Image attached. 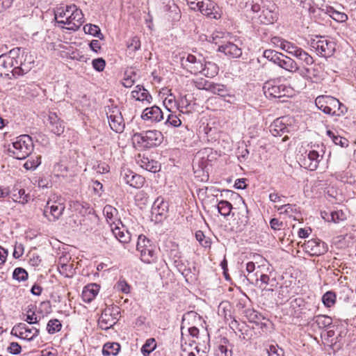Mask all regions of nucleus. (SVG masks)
<instances>
[{"label": "nucleus", "instance_id": "44", "mask_svg": "<svg viewBox=\"0 0 356 356\" xmlns=\"http://www.w3.org/2000/svg\"><path fill=\"white\" fill-rule=\"evenodd\" d=\"M327 135L332 139L335 145H340L343 147L348 145V140L345 138L336 135L333 131L328 130Z\"/></svg>", "mask_w": 356, "mask_h": 356}, {"label": "nucleus", "instance_id": "6", "mask_svg": "<svg viewBox=\"0 0 356 356\" xmlns=\"http://www.w3.org/2000/svg\"><path fill=\"white\" fill-rule=\"evenodd\" d=\"M136 250L140 252V257L145 264H154L157 261L156 246L144 235H140L138 238Z\"/></svg>", "mask_w": 356, "mask_h": 356}, {"label": "nucleus", "instance_id": "20", "mask_svg": "<svg viewBox=\"0 0 356 356\" xmlns=\"http://www.w3.org/2000/svg\"><path fill=\"white\" fill-rule=\"evenodd\" d=\"M218 50L232 58H239L242 55L241 48L231 42L220 45Z\"/></svg>", "mask_w": 356, "mask_h": 356}, {"label": "nucleus", "instance_id": "56", "mask_svg": "<svg viewBox=\"0 0 356 356\" xmlns=\"http://www.w3.org/2000/svg\"><path fill=\"white\" fill-rule=\"evenodd\" d=\"M92 65L96 71L101 72L105 68L106 61L102 58H95L92 60Z\"/></svg>", "mask_w": 356, "mask_h": 356}, {"label": "nucleus", "instance_id": "51", "mask_svg": "<svg viewBox=\"0 0 356 356\" xmlns=\"http://www.w3.org/2000/svg\"><path fill=\"white\" fill-rule=\"evenodd\" d=\"M196 240L204 248L210 247L211 241L209 238L206 237L203 232L198 230L195 233Z\"/></svg>", "mask_w": 356, "mask_h": 356}, {"label": "nucleus", "instance_id": "63", "mask_svg": "<svg viewBox=\"0 0 356 356\" xmlns=\"http://www.w3.org/2000/svg\"><path fill=\"white\" fill-rule=\"evenodd\" d=\"M163 104L168 111H171V109L176 106V101L174 97L170 95L165 99Z\"/></svg>", "mask_w": 356, "mask_h": 356}, {"label": "nucleus", "instance_id": "62", "mask_svg": "<svg viewBox=\"0 0 356 356\" xmlns=\"http://www.w3.org/2000/svg\"><path fill=\"white\" fill-rule=\"evenodd\" d=\"M8 351L13 355H17L22 350L21 346L17 342H11L7 348Z\"/></svg>", "mask_w": 356, "mask_h": 356}, {"label": "nucleus", "instance_id": "5", "mask_svg": "<svg viewBox=\"0 0 356 356\" xmlns=\"http://www.w3.org/2000/svg\"><path fill=\"white\" fill-rule=\"evenodd\" d=\"M309 44L312 50L323 58L331 57L336 50L335 42L326 36L316 35L309 40Z\"/></svg>", "mask_w": 356, "mask_h": 356}, {"label": "nucleus", "instance_id": "19", "mask_svg": "<svg viewBox=\"0 0 356 356\" xmlns=\"http://www.w3.org/2000/svg\"><path fill=\"white\" fill-rule=\"evenodd\" d=\"M288 117L284 116L276 119L270 125V132L274 136H281L284 133L289 132L290 127L287 122Z\"/></svg>", "mask_w": 356, "mask_h": 356}, {"label": "nucleus", "instance_id": "53", "mask_svg": "<svg viewBox=\"0 0 356 356\" xmlns=\"http://www.w3.org/2000/svg\"><path fill=\"white\" fill-rule=\"evenodd\" d=\"M69 9V6L64 7H59L56 9L54 11L55 19L62 18L63 19H66L68 18V16L70 15L71 12H67Z\"/></svg>", "mask_w": 356, "mask_h": 356}, {"label": "nucleus", "instance_id": "1", "mask_svg": "<svg viewBox=\"0 0 356 356\" xmlns=\"http://www.w3.org/2000/svg\"><path fill=\"white\" fill-rule=\"evenodd\" d=\"M33 143L31 136L26 134L21 135L8 145L7 151L9 156L19 160L27 158L33 150Z\"/></svg>", "mask_w": 356, "mask_h": 356}, {"label": "nucleus", "instance_id": "41", "mask_svg": "<svg viewBox=\"0 0 356 356\" xmlns=\"http://www.w3.org/2000/svg\"><path fill=\"white\" fill-rule=\"evenodd\" d=\"M156 347L155 339H148L141 348V353L144 356H148Z\"/></svg>", "mask_w": 356, "mask_h": 356}, {"label": "nucleus", "instance_id": "47", "mask_svg": "<svg viewBox=\"0 0 356 356\" xmlns=\"http://www.w3.org/2000/svg\"><path fill=\"white\" fill-rule=\"evenodd\" d=\"M74 207L78 210L79 213L82 216L91 214L93 212V209L87 203L82 204L79 202H74Z\"/></svg>", "mask_w": 356, "mask_h": 356}, {"label": "nucleus", "instance_id": "10", "mask_svg": "<svg viewBox=\"0 0 356 356\" xmlns=\"http://www.w3.org/2000/svg\"><path fill=\"white\" fill-rule=\"evenodd\" d=\"M40 333V330L35 327H30L24 323H19L13 326L11 334L26 341L33 340Z\"/></svg>", "mask_w": 356, "mask_h": 356}, {"label": "nucleus", "instance_id": "35", "mask_svg": "<svg viewBox=\"0 0 356 356\" xmlns=\"http://www.w3.org/2000/svg\"><path fill=\"white\" fill-rule=\"evenodd\" d=\"M241 207L238 208L239 211L238 215L239 216L238 220H240L241 226L245 227L249 222V216H248V209L246 204L244 202V200H241Z\"/></svg>", "mask_w": 356, "mask_h": 356}, {"label": "nucleus", "instance_id": "30", "mask_svg": "<svg viewBox=\"0 0 356 356\" xmlns=\"http://www.w3.org/2000/svg\"><path fill=\"white\" fill-rule=\"evenodd\" d=\"M165 6L163 7L164 11L170 13V17L173 20H177L180 18V10L173 0H165Z\"/></svg>", "mask_w": 356, "mask_h": 356}, {"label": "nucleus", "instance_id": "12", "mask_svg": "<svg viewBox=\"0 0 356 356\" xmlns=\"http://www.w3.org/2000/svg\"><path fill=\"white\" fill-rule=\"evenodd\" d=\"M304 250L312 256H319L327 251V245L318 238H313L304 243Z\"/></svg>", "mask_w": 356, "mask_h": 356}, {"label": "nucleus", "instance_id": "55", "mask_svg": "<svg viewBox=\"0 0 356 356\" xmlns=\"http://www.w3.org/2000/svg\"><path fill=\"white\" fill-rule=\"evenodd\" d=\"M299 74L307 80L313 81V76H312V72H316V69L315 67L308 68V67H302L299 68L298 70Z\"/></svg>", "mask_w": 356, "mask_h": 356}, {"label": "nucleus", "instance_id": "26", "mask_svg": "<svg viewBox=\"0 0 356 356\" xmlns=\"http://www.w3.org/2000/svg\"><path fill=\"white\" fill-rule=\"evenodd\" d=\"M131 97L139 102H146L150 103L152 97L149 92L140 85H138L135 87V89L131 92Z\"/></svg>", "mask_w": 356, "mask_h": 356}, {"label": "nucleus", "instance_id": "49", "mask_svg": "<svg viewBox=\"0 0 356 356\" xmlns=\"http://www.w3.org/2000/svg\"><path fill=\"white\" fill-rule=\"evenodd\" d=\"M61 326L62 325L58 319H51L47 323V330L49 334H54L58 332Z\"/></svg>", "mask_w": 356, "mask_h": 356}, {"label": "nucleus", "instance_id": "33", "mask_svg": "<svg viewBox=\"0 0 356 356\" xmlns=\"http://www.w3.org/2000/svg\"><path fill=\"white\" fill-rule=\"evenodd\" d=\"M278 65L291 72H295L298 70L297 63L293 59L286 56L282 58Z\"/></svg>", "mask_w": 356, "mask_h": 356}, {"label": "nucleus", "instance_id": "37", "mask_svg": "<svg viewBox=\"0 0 356 356\" xmlns=\"http://www.w3.org/2000/svg\"><path fill=\"white\" fill-rule=\"evenodd\" d=\"M264 57L278 65L284 55L272 49H266L264 51Z\"/></svg>", "mask_w": 356, "mask_h": 356}, {"label": "nucleus", "instance_id": "58", "mask_svg": "<svg viewBox=\"0 0 356 356\" xmlns=\"http://www.w3.org/2000/svg\"><path fill=\"white\" fill-rule=\"evenodd\" d=\"M268 356H284V350L277 345H270L267 350Z\"/></svg>", "mask_w": 356, "mask_h": 356}, {"label": "nucleus", "instance_id": "61", "mask_svg": "<svg viewBox=\"0 0 356 356\" xmlns=\"http://www.w3.org/2000/svg\"><path fill=\"white\" fill-rule=\"evenodd\" d=\"M248 2L251 4V10L253 13H258L262 9V6L264 5L263 0H248Z\"/></svg>", "mask_w": 356, "mask_h": 356}, {"label": "nucleus", "instance_id": "9", "mask_svg": "<svg viewBox=\"0 0 356 356\" xmlns=\"http://www.w3.org/2000/svg\"><path fill=\"white\" fill-rule=\"evenodd\" d=\"M111 129L116 133H122L125 127L122 113L117 106H108L106 110Z\"/></svg>", "mask_w": 356, "mask_h": 356}, {"label": "nucleus", "instance_id": "32", "mask_svg": "<svg viewBox=\"0 0 356 356\" xmlns=\"http://www.w3.org/2000/svg\"><path fill=\"white\" fill-rule=\"evenodd\" d=\"M218 66L213 62L205 61L203 63V70L201 72L207 77H214L218 73Z\"/></svg>", "mask_w": 356, "mask_h": 356}, {"label": "nucleus", "instance_id": "23", "mask_svg": "<svg viewBox=\"0 0 356 356\" xmlns=\"http://www.w3.org/2000/svg\"><path fill=\"white\" fill-rule=\"evenodd\" d=\"M143 120H151L152 122H159L163 118V112L156 106L146 108L141 115Z\"/></svg>", "mask_w": 356, "mask_h": 356}, {"label": "nucleus", "instance_id": "57", "mask_svg": "<svg viewBox=\"0 0 356 356\" xmlns=\"http://www.w3.org/2000/svg\"><path fill=\"white\" fill-rule=\"evenodd\" d=\"M165 124L173 127H178L181 124V121L176 115L170 113L168 115Z\"/></svg>", "mask_w": 356, "mask_h": 356}, {"label": "nucleus", "instance_id": "28", "mask_svg": "<svg viewBox=\"0 0 356 356\" xmlns=\"http://www.w3.org/2000/svg\"><path fill=\"white\" fill-rule=\"evenodd\" d=\"M168 211V203L161 197L156 198L152 207V213L156 216H163L167 213Z\"/></svg>", "mask_w": 356, "mask_h": 356}, {"label": "nucleus", "instance_id": "21", "mask_svg": "<svg viewBox=\"0 0 356 356\" xmlns=\"http://www.w3.org/2000/svg\"><path fill=\"white\" fill-rule=\"evenodd\" d=\"M257 276V282H260L259 287L266 289L268 286L270 288L267 289L268 291H273L277 285V282L275 277H273L271 274L260 273L259 275V271L257 270L255 273Z\"/></svg>", "mask_w": 356, "mask_h": 356}, {"label": "nucleus", "instance_id": "36", "mask_svg": "<svg viewBox=\"0 0 356 356\" xmlns=\"http://www.w3.org/2000/svg\"><path fill=\"white\" fill-rule=\"evenodd\" d=\"M120 350V345L118 343H106L104 345L102 354L104 355H116Z\"/></svg>", "mask_w": 356, "mask_h": 356}, {"label": "nucleus", "instance_id": "18", "mask_svg": "<svg viewBox=\"0 0 356 356\" xmlns=\"http://www.w3.org/2000/svg\"><path fill=\"white\" fill-rule=\"evenodd\" d=\"M122 175L125 183L133 188H140L145 182V179L143 177L129 170H124Z\"/></svg>", "mask_w": 356, "mask_h": 356}, {"label": "nucleus", "instance_id": "13", "mask_svg": "<svg viewBox=\"0 0 356 356\" xmlns=\"http://www.w3.org/2000/svg\"><path fill=\"white\" fill-rule=\"evenodd\" d=\"M181 65L184 69L193 74L201 73L203 70V63L200 59H197L195 56L188 54L187 56L182 57Z\"/></svg>", "mask_w": 356, "mask_h": 356}, {"label": "nucleus", "instance_id": "43", "mask_svg": "<svg viewBox=\"0 0 356 356\" xmlns=\"http://www.w3.org/2000/svg\"><path fill=\"white\" fill-rule=\"evenodd\" d=\"M294 56L298 59L302 60L307 65H312L314 61V58L307 52L300 47Z\"/></svg>", "mask_w": 356, "mask_h": 356}, {"label": "nucleus", "instance_id": "14", "mask_svg": "<svg viewBox=\"0 0 356 356\" xmlns=\"http://www.w3.org/2000/svg\"><path fill=\"white\" fill-rule=\"evenodd\" d=\"M323 153L321 154L318 150H310L302 161L303 166L309 170L314 171L318 167L320 161L322 160Z\"/></svg>", "mask_w": 356, "mask_h": 356}, {"label": "nucleus", "instance_id": "59", "mask_svg": "<svg viewBox=\"0 0 356 356\" xmlns=\"http://www.w3.org/2000/svg\"><path fill=\"white\" fill-rule=\"evenodd\" d=\"M330 217V221H332L335 223L339 222L340 221H343L346 218L345 213L342 211H336L331 212ZM328 220L330 221L329 219Z\"/></svg>", "mask_w": 356, "mask_h": 356}, {"label": "nucleus", "instance_id": "60", "mask_svg": "<svg viewBox=\"0 0 356 356\" xmlns=\"http://www.w3.org/2000/svg\"><path fill=\"white\" fill-rule=\"evenodd\" d=\"M127 47L134 51H138L140 48V40L138 36L133 37L127 43Z\"/></svg>", "mask_w": 356, "mask_h": 356}, {"label": "nucleus", "instance_id": "17", "mask_svg": "<svg viewBox=\"0 0 356 356\" xmlns=\"http://www.w3.org/2000/svg\"><path fill=\"white\" fill-rule=\"evenodd\" d=\"M48 128L55 135L60 136L65 130L64 122L58 118L57 114L54 112H50L48 115Z\"/></svg>", "mask_w": 356, "mask_h": 356}, {"label": "nucleus", "instance_id": "64", "mask_svg": "<svg viewBox=\"0 0 356 356\" xmlns=\"http://www.w3.org/2000/svg\"><path fill=\"white\" fill-rule=\"evenodd\" d=\"M216 355L217 356H232V351L226 346L219 345Z\"/></svg>", "mask_w": 356, "mask_h": 356}, {"label": "nucleus", "instance_id": "50", "mask_svg": "<svg viewBox=\"0 0 356 356\" xmlns=\"http://www.w3.org/2000/svg\"><path fill=\"white\" fill-rule=\"evenodd\" d=\"M103 213L108 222H110L113 220V218L117 215L118 211L115 207L111 205H106L103 209Z\"/></svg>", "mask_w": 356, "mask_h": 356}, {"label": "nucleus", "instance_id": "22", "mask_svg": "<svg viewBox=\"0 0 356 356\" xmlns=\"http://www.w3.org/2000/svg\"><path fill=\"white\" fill-rule=\"evenodd\" d=\"M17 51V50H10L8 54H3L0 56L1 74L11 72L13 56H16Z\"/></svg>", "mask_w": 356, "mask_h": 356}, {"label": "nucleus", "instance_id": "45", "mask_svg": "<svg viewBox=\"0 0 356 356\" xmlns=\"http://www.w3.org/2000/svg\"><path fill=\"white\" fill-rule=\"evenodd\" d=\"M41 163V156L36 155L31 156L24 164L26 170H35Z\"/></svg>", "mask_w": 356, "mask_h": 356}, {"label": "nucleus", "instance_id": "42", "mask_svg": "<svg viewBox=\"0 0 356 356\" xmlns=\"http://www.w3.org/2000/svg\"><path fill=\"white\" fill-rule=\"evenodd\" d=\"M27 271L21 267L16 268L13 273V278L18 282H24L28 280Z\"/></svg>", "mask_w": 356, "mask_h": 356}, {"label": "nucleus", "instance_id": "24", "mask_svg": "<svg viewBox=\"0 0 356 356\" xmlns=\"http://www.w3.org/2000/svg\"><path fill=\"white\" fill-rule=\"evenodd\" d=\"M99 285L92 283L86 285L82 291L81 297L83 302L86 303L91 302L97 296L99 291Z\"/></svg>", "mask_w": 356, "mask_h": 356}, {"label": "nucleus", "instance_id": "38", "mask_svg": "<svg viewBox=\"0 0 356 356\" xmlns=\"http://www.w3.org/2000/svg\"><path fill=\"white\" fill-rule=\"evenodd\" d=\"M218 212L227 217L230 215L232 209H233L232 204L227 200H220L217 205Z\"/></svg>", "mask_w": 356, "mask_h": 356}, {"label": "nucleus", "instance_id": "40", "mask_svg": "<svg viewBox=\"0 0 356 356\" xmlns=\"http://www.w3.org/2000/svg\"><path fill=\"white\" fill-rule=\"evenodd\" d=\"M13 200L22 204H25L29 200V195L26 194L24 189H19L17 191H14L13 193Z\"/></svg>", "mask_w": 356, "mask_h": 356}, {"label": "nucleus", "instance_id": "25", "mask_svg": "<svg viewBox=\"0 0 356 356\" xmlns=\"http://www.w3.org/2000/svg\"><path fill=\"white\" fill-rule=\"evenodd\" d=\"M137 163L142 168L150 172L155 173L161 170L160 163L158 161L149 159L148 157H140V156H139Z\"/></svg>", "mask_w": 356, "mask_h": 356}, {"label": "nucleus", "instance_id": "2", "mask_svg": "<svg viewBox=\"0 0 356 356\" xmlns=\"http://www.w3.org/2000/svg\"><path fill=\"white\" fill-rule=\"evenodd\" d=\"M315 104L318 109L328 115L341 116L347 112L346 106L332 96H318L315 99Z\"/></svg>", "mask_w": 356, "mask_h": 356}, {"label": "nucleus", "instance_id": "39", "mask_svg": "<svg viewBox=\"0 0 356 356\" xmlns=\"http://www.w3.org/2000/svg\"><path fill=\"white\" fill-rule=\"evenodd\" d=\"M83 30L86 33L97 37L100 40H103L104 38V35L101 33L99 27L97 25L91 24H86L83 26Z\"/></svg>", "mask_w": 356, "mask_h": 356}, {"label": "nucleus", "instance_id": "54", "mask_svg": "<svg viewBox=\"0 0 356 356\" xmlns=\"http://www.w3.org/2000/svg\"><path fill=\"white\" fill-rule=\"evenodd\" d=\"M132 74L136 75V72L134 71H131L129 74L127 71L125 72L122 81V85L124 87L130 88L134 84L135 80L132 78Z\"/></svg>", "mask_w": 356, "mask_h": 356}, {"label": "nucleus", "instance_id": "3", "mask_svg": "<svg viewBox=\"0 0 356 356\" xmlns=\"http://www.w3.org/2000/svg\"><path fill=\"white\" fill-rule=\"evenodd\" d=\"M189 8L195 11H200L204 16L212 19H219L222 10L219 6L211 0H186Z\"/></svg>", "mask_w": 356, "mask_h": 356}, {"label": "nucleus", "instance_id": "27", "mask_svg": "<svg viewBox=\"0 0 356 356\" xmlns=\"http://www.w3.org/2000/svg\"><path fill=\"white\" fill-rule=\"evenodd\" d=\"M111 314L109 309L103 310L98 319V325L101 329L107 330L115 325V318L111 317Z\"/></svg>", "mask_w": 356, "mask_h": 356}, {"label": "nucleus", "instance_id": "46", "mask_svg": "<svg viewBox=\"0 0 356 356\" xmlns=\"http://www.w3.org/2000/svg\"><path fill=\"white\" fill-rule=\"evenodd\" d=\"M280 47L282 50L286 51L287 53L293 56L296 55L297 51H298L299 49L298 47L294 45L293 43L288 42L286 40L282 41L281 44H280Z\"/></svg>", "mask_w": 356, "mask_h": 356}, {"label": "nucleus", "instance_id": "52", "mask_svg": "<svg viewBox=\"0 0 356 356\" xmlns=\"http://www.w3.org/2000/svg\"><path fill=\"white\" fill-rule=\"evenodd\" d=\"M12 50H17L16 52V56H13L14 58L13 59V64H12V70L11 72L13 73V75L14 76V70L19 67L22 66V60H23V56H20V53L22 51V49L19 47H16L13 49Z\"/></svg>", "mask_w": 356, "mask_h": 356}, {"label": "nucleus", "instance_id": "34", "mask_svg": "<svg viewBox=\"0 0 356 356\" xmlns=\"http://www.w3.org/2000/svg\"><path fill=\"white\" fill-rule=\"evenodd\" d=\"M313 321L319 329H326L332 324V318L326 315H318Z\"/></svg>", "mask_w": 356, "mask_h": 356}, {"label": "nucleus", "instance_id": "16", "mask_svg": "<svg viewBox=\"0 0 356 356\" xmlns=\"http://www.w3.org/2000/svg\"><path fill=\"white\" fill-rule=\"evenodd\" d=\"M22 51V53H20V56H23V60H22V66H19L14 70L15 76H19L26 74L31 70L34 64L33 56L28 52H25L24 49Z\"/></svg>", "mask_w": 356, "mask_h": 356}, {"label": "nucleus", "instance_id": "7", "mask_svg": "<svg viewBox=\"0 0 356 356\" xmlns=\"http://www.w3.org/2000/svg\"><path fill=\"white\" fill-rule=\"evenodd\" d=\"M65 209L64 200L60 196L54 195L47 201L43 210V216L48 221L56 222L62 216Z\"/></svg>", "mask_w": 356, "mask_h": 356}, {"label": "nucleus", "instance_id": "8", "mask_svg": "<svg viewBox=\"0 0 356 356\" xmlns=\"http://www.w3.org/2000/svg\"><path fill=\"white\" fill-rule=\"evenodd\" d=\"M67 12H71L68 18L66 19L58 20L57 22L61 24L67 25V29L76 31L84 22L83 14L81 9L77 8L76 6L72 4L69 6Z\"/></svg>", "mask_w": 356, "mask_h": 356}, {"label": "nucleus", "instance_id": "11", "mask_svg": "<svg viewBox=\"0 0 356 356\" xmlns=\"http://www.w3.org/2000/svg\"><path fill=\"white\" fill-rule=\"evenodd\" d=\"M258 18L262 24H273L277 19V6L272 1H266L262 6L261 13Z\"/></svg>", "mask_w": 356, "mask_h": 356}, {"label": "nucleus", "instance_id": "4", "mask_svg": "<svg viewBox=\"0 0 356 356\" xmlns=\"http://www.w3.org/2000/svg\"><path fill=\"white\" fill-rule=\"evenodd\" d=\"M132 140L140 147L150 149L159 146L163 142V136L161 131L153 129L134 133Z\"/></svg>", "mask_w": 356, "mask_h": 356}, {"label": "nucleus", "instance_id": "48", "mask_svg": "<svg viewBox=\"0 0 356 356\" xmlns=\"http://www.w3.org/2000/svg\"><path fill=\"white\" fill-rule=\"evenodd\" d=\"M322 301L325 307H331L336 302V294L332 291H327L323 296Z\"/></svg>", "mask_w": 356, "mask_h": 356}, {"label": "nucleus", "instance_id": "15", "mask_svg": "<svg viewBox=\"0 0 356 356\" xmlns=\"http://www.w3.org/2000/svg\"><path fill=\"white\" fill-rule=\"evenodd\" d=\"M286 88L282 84L267 82L264 86V94L267 97L280 98L286 95Z\"/></svg>", "mask_w": 356, "mask_h": 356}, {"label": "nucleus", "instance_id": "31", "mask_svg": "<svg viewBox=\"0 0 356 356\" xmlns=\"http://www.w3.org/2000/svg\"><path fill=\"white\" fill-rule=\"evenodd\" d=\"M111 229L113 234L120 242L126 243L130 241L131 235L123 227H120L115 226V227H112Z\"/></svg>", "mask_w": 356, "mask_h": 356}, {"label": "nucleus", "instance_id": "29", "mask_svg": "<svg viewBox=\"0 0 356 356\" xmlns=\"http://www.w3.org/2000/svg\"><path fill=\"white\" fill-rule=\"evenodd\" d=\"M204 89L221 97H226L227 95L226 86L222 84L206 83L204 84Z\"/></svg>", "mask_w": 356, "mask_h": 356}]
</instances>
